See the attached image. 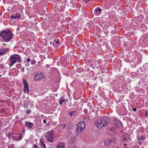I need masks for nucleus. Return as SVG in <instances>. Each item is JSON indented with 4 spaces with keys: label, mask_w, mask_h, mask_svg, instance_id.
I'll return each mask as SVG.
<instances>
[{
    "label": "nucleus",
    "mask_w": 148,
    "mask_h": 148,
    "mask_svg": "<svg viewBox=\"0 0 148 148\" xmlns=\"http://www.w3.org/2000/svg\"><path fill=\"white\" fill-rule=\"evenodd\" d=\"M109 119L107 117L99 118L95 121V124L98 128L101 129L107 126L109 122Z\"/></svg>",
    "instance_id": "nucleus-1"
},
{
    "label": "nucleus",
    "mask_w": 148,
    "mask_h": 148,
    "mask_svg": "<svg viewBox=\"0 0 148 148\" xmlns=\"http://www.w3.org/2000/svg\"><path fill=\"white\" fill-rule=\"evenodd\" d=\"M12 32L9 29L6 30H3L0 33V37L5 41H10L12 38Z\"/></svg>",
    "instance_id": "nucleus-2"
},
{
    "label": "nucleus",
    "mask_w": 148,
    "mask_h": 148,
    "mask_svg": "<svg viewBox=\"0 0 148 148\" xmlns=\"http://www.w3.org/2000/svg\"><path fill=\"white\" fill-rule=\"evenodd\" d=\"M10 66H11L13 64L15 63L16 61L18 62H21V59L18 55H11L10 58Z\"/></svg>",
    "instance_id": "nucleus-3"
},
{
    "label": "nucleus",
    "mask_w": 148,
    "mask_h": 148,
    "mask_svg": "<svg viewBox=\"0 0 148 148\" xmlns=\"http://www.w3.org/2000/svg\"><path fill=\"white\" fill-rule=\"evenodd\" d=\"M86 123L83 121H82L78 123L77 126L76 131L79 133H81L85 129Z\"/></svg>",
    "instance_id": "nucleus-4"
},
{
    "label": "nucleus",
    "mask_w": 148,
    "mask_h": 148,
    "mask_svg": "<svg viewBox=\"0 0 148 148\" xmlns=\"http://www.w3.org/2000/svg\"><path fill=\"white\" fill-rule=\"evenodd\" d=\"M53 131L51 130L45 133V138L46 140L49 141L50 142H53Z\"/></svg>",
    "instance_id": "nucleus-5"
},
{
    "label": "nucleus",
    "mask_w": 148,
    "mask_h": 148,
    "mask_svg": "<svg viewBox=\"0 0 148 148\" xmlns=\"http://www.w3.org/2000/svg\"><path fill=\"white\" fill-rule=\"evenodd\" d=\"M33 75L34 76V80L35 81L40 80L43 78V75L41 73H35Z\"/></svg>",
    "instance_id": "nucleus-6"
},
{
    "label": "nucleus",
    "mask_w": 148,
    "mask_h": 148,
    "mask_svg": "<svg viewBox=\"0 0 148 148\" xmlns=\"http://www.w3.org/2000/svg\"><path fill=\"white\" fill-rule=\"evenodd\" d=\"M114 121L112 123L113 126L115 129L118 128L119 127L121 124V122L116 118H114L113 119Z\"/></svg>",
    "instance_id": "nucleus-7"
},
{
    "label": "nucleus",
    "mask_w": 148,
    "mask_h": 148,
    "mask_svg": "<svg viewBox=\"0 0 148 148\" xmlns=\"http://www.w3.org/2000/svg\"><path fill=\"white\" fill-rule=\"evenodd\" d=\"M21 14L19 13H17L16 14H12L10 16L11 18L12 19H19L20 18Z\"/></svg>",
    "instance_id": "nucleus-8"
},
{
    "label": "nucleus",
    "mask_w": 148,
    "mask_h": 148,
    "mask_svg": "<svg viewBox=\"0 0 148 148\" xmlns=\"http://www.w3.org/2000/svg\"><path fill=\"white\" fill-rule=\"evenodd\" d=\"M9 51L7 49H0V56L6 54Z\"/></svg>",
    "instance_id": "nucleus-9"
},
{
    "label": "nucleus",
    "mask_w": 148,
    "mask_h": 148,
    "mask_svg": "<svg viewBox=\"0 0 148 148\" xmlns=\"http://www.w3.org/2000/svg\"><path fill=\"white\" fill-rule=\"evenodd\" d=\"M101 11L102 10L101 9L97 8L95 10L94 12L97 15H99L101 13Z\"/></svg>",
    "instance_id": "nucleus-10"
},
{
    "label": "nucleus",
    "mask_w": 148,
    "mask_h": 148,
    "mask_svg": "<svg viewBox=\"0 0 148 148\" xmlns=\"http://www.w3.org/2000/svg\"><path fill=\"white\" fill-rule=\"evenodd\" d=\"M26 126L29 128V129L32 128V126L33 125V123L31 122H25Z\"/></svg>",
    "instance_id": "nucleus-11"
},
{
    "label": "nucleus",
    "mask_w": 148,
    "mask_h": 148,
    "mask_svg": "<svg viewBox=\"0 0 148 148\" xmlns=\"http://www.w3.org/2000/svg\"><path fill=\"white\" fill-rule=\"evenodd\" d=\"M122 139L123 141H128L129 139L128 135L127 134H125L122 136Z\"/></svg>",
    "instance_id": "nucleus-12"
},
{
    "label": "nucleus",
    "mask_w": 148,
    "mask_h": 148,
    "mask_svg": "<svg viewBox=\"0 0 148 148\" xmlns=\"http://www.w3.org/2000/svg\"><path fill=\"white\" fill-rule=\"evenodd\" d=\"M64 142H61L57 146V148H65L64 146Z\"/></svg>",
    "instance_id": "nucleus-13"
},
{
    "label": "nucleus",
    "mask_w": 148,
    "mask_h": 148,
    "mask_svg": "<svg viewBox=\"0 0 148 148\" xmlns=\"http://www.w3.org/2000/svg\"><path fill=\"white\" fill-rule=\"evenodd\" d=\"M116 140V138H113L111 139H108L106 141L107 143H114L115 142Z\"/></svg>",
    "instance_id": "nucleus-14"
},
{
    "label": "nucleus",
    "mask_w": 148,
    "mask_h": 148,
    "mask_svg": "<svg viewBox=\"0 0 148 148\" xmlns=\"http://www.w3.org/2000/svg\"><path fill=\"white\" fill-rule=\"evenodd\" d=\"M69 114L70 116L71 117L74 116L76 115L77 112L76 111H74L70 112H69Z\"/></svg>",
    "instance_id": "nucleus-15"
},
{
    "label": "nucleus",
    "mask_w": 148,
    "mask_h": 148,
    "mask_svg": "<svg viewBox=\"0 0 148 148\" xmlns=\"http://www.w3.org/2000/svg\"><path fill=\"white\" fill-rule=\"evenodd\" d=\"M23 82L24 85V87H28V84L27 83L26 80L25 79H23Z\"/></svg>",
    "instance_id": "nucleus-16"
},
{
    "label": "nucleus",
    "mask_w": 148,
    "mask_h": 148,
    "mask_svg": "<svg viewBox=\"0 0 148 148\" xmlns=\"http://www.w3.org/2000/svg\"><path fill=\"white\" fill-rule=\"evenodd\" d=\"M138 138L139 140H145V139L144 136H139L138 135Z\"/></svg>",
    "instance_id": "nucleus-17"
},
{
    "label": "nucleus",
    "mask_w": 148,
    "mask_h": 148,
    "mask_svg": "<svg viewBox=\"0 0 148 148\" xmlns=\"http://www.w3.org/2000/svg\"><path fill=\"white\" fill-rule=\"evenodd\" d=\"M29 91V87H25L24 88V92L25 93H28Z\"/></svg>",
    "instance_id": "nucleus-18"
},
{
    "label": "nucleus",
    "mask_w": 148,
    "mask_h": 148,
    "mask_svg": "<svg viewBox=\"0 0 148 148\" xmlns=\"http://www.w3.org/2000/svg\"><path fill=\"white\" fill-rule=\"evenodd\" d=\"M65 101V100L64 99H62V98L61 97L59 100V103L62 105L64 103V101Z\"/></svg>",
    "instance_id": "nucleus-19"
},
{
    "label": "nucleus",
    "mask_w": 148,
    "mask_h": 148,
    "mask_svg": "<svg viewBox=\"0 0 148 148\" xmlns=\"http://www.w3.org/2000/svg\"><path fill=\"white\" fill-rule=\"evenodd\" d=\"M40 146L41 148H46V147L45 145L43 143V141H42V144H40Z\"/></svg>",
    "instance_id": "nucleus-20"
},
{
    "label": "nucleus",
    "mask_w": 148,
    "mask_h": 148,
    "mask_svg": "<svg viewBox=\"0 0 148 148\" xmlns=\"http://www.w3.org/2000/svg\"><path fill=\"white\" fill-rule=\"evenodd\" d=\"M29 103V102H26V101H24V107H27L28 106V103Z\"/></svg>",
    "instance_id": "nucleus-21"
},
{
    "label": "nucleus",
    "mask_w": 148,
    "mask_h": 148,
    "mask_svg": "<svg viewBox=\"0 0 148 148\" xmlns=\"http://www.w3.org/2000/svg\"><path fill=\"white\" fill-rule=\"evenodd\" d=\"M22 138L21 134L19 136L18 138L16 139V140H21Z\"/></svg>",
    "instance_id": "nucleus-22"
},
{
    "label": "nucleus",
    "mask_w": 148,
    "mask_h": 148,
    "mask_svg": "<svg viewBox=\"0 0 148 148\" xmlns=\"http://www.w3.org/2000/svg\"><path fill=\"white\" fill-rule=\"evenodd\" d=\"M31 63L32 64L34 65L36 63V61L34 60H32L31 62Z\"/></svg>",
    "instance_id": "nucleus-23"
},
{
    "label": "nucleus",
    "mask_w": 148,
    "mask_h": 148,
    "mask_svg": "<svg viewBox=\"0 0 148 148\" xmlns=\"http://www.w3.org/2000/svg\"><path fill=\"white\" fill-rule=\"evenodd\" d=\"M31 112V110H29V109H28L27 110L26 113H27V114H30Z\"/></svg>",
    "instance_id": "nucleus-24"
},
{
    "label": "nucleus",
    "mask_w": 148,
    "mask_h": 148,
    "mask_svg": "<svg viewBox=\"0 0 148 148\" xmlns=\"http://www.w3.org/2000/svg\"><path fill=\"white\" fill-rule=\"evenodd\" d=\"M21 64H17L16 65V67L17 68H18V69L20 68V67H21Z\"/></svg>",
    "instance_id": "nucleus-25"
},
{
    "label": "nucleus",
    "mask_w": 148,
    "mask_h": 148,
    "mask_svg": "<svg viewBox=\"0 0 148 148\" xmlns=\"http://www.w3.org/2000/svg\"><path fill=\"white\" fill-rule=\"evenodd\" d=\"M142 141V140H139L138 139V143H139V144H140V145H141L142 144V142H141Z\"/></svg>",
    "instance_id": "nucleus-26"
},
{
    "label": "nucleus",
    "mask_w": 148,
    "mask_h": 148,
    "mask_svg": "<svg viewBox=\"0 0 148 148\" xmlns=\"http://www.w3.org/2000/svg\"><path fill=\"white\" fill-rule=\"evenodd\" d=\"M114 129H115L114 127H112V128H111L110 129V130L111 131V132H112V130Z\"/></svg>",
    "instance_id": "nucleus-27"
},
{
    "label": "nucleus",
    "mask_w": 148,
    "mask_h": 148,
    "mask_svg": "<svg viewBox=\"0 0 148 148\" xmlns=\"http://www.w3.org/2000/svg\"><path fill=\"white\" fill-rule=\"evenodd\" d=\"M21 70L22 72H23L24 71V67H23L21 69Z\"/></svg>",
    "instance_id": "nucleus-28"
},
{
    "label": "nucleus",
    "mask_w": 148,
    "mask_h": 148,
    "mask_svg": "<svg viewBox=\"0 0 148 148\" xmlns=\"http://www.w3.org/2000/svg\"><path fill=\"white\" fill-rule=\"evenodd\" d=\"M145 116H148V113L147 111H146L145 114Z\"/></svg>",
    "instance_id": "nucleus-29"
},
{
    "label": "nucleus",
    "mask_w": 148,
    "mask_h": 148,
    "mask_svg": "<svg viewBox=\"0 0 148 148\" xmlns=\"http://www.w3.org/2000/svg\"><path fill=\"white\" fill-rule=\"evenodd\" d=\"M31 61V59L30 58H28L27 60V62H30Z\"/></svg>",
    "instance_id": "nucleus-30"
},
{
    "label": "nucleus",
    "mask_w": 148,
    "mask_h": 148,
    "mask_svg": "<svg viewBox=\"0 0 148 148\" xmlns=\"http://www.w3.org/2000/svg\"><path fill=\"white\" fill-rule=\"evenodd\" d=\"M132 110L133 111L135 112L136 111V109L135 108H132Z\"/></svg>",
    "instance_id": "nucleus-31"
},
{
    "label": "nucleus",
    "mask_w": 148,
    "mask_h": 148,
    "mask_svg": "<svg viewBox=\"0 0 148 148\" xmlns=\"http://www.w3.org/2000/svg\"><path fill=\"white\" fill-rule=\"evenodd\" d=\"M71 140H72V141L74 142V141L75 140V139L74 138H72Z\"/></svg>",
    "instance_id": "nucleus-32"
},
{
    "label": "nucleus",
    "mask_w": 148,
    "mask_h": 148,
    "mask_svg": "<svg viewBox=\"0 0 148 148\" xmlns=\"http://www.w3.org/2000/svg\"><path fill=\"white\" fill-rule=\"evenodd\" d=\"M62 126H63V128H64L66 127V125L64 124H62Z\"/></svg>",
    "instance_id": "nucleus-33"
},
{
    "label": "nucleus",
    "mask_w": 148,
    "mask_h": 148,
    "mask_svg": "<svg viewBox=\"0 0 148 148\" xmlns=\"http://www.w3.org/2000/svg\"><path fill=\"white\" fill-rule=\"evenodd\" d=\"M90 0H85V2H86V3L88 2L89 1H90Z\"/></svg>",
    "instance_id": "nucleus-34"
},
{
    "label": "nucleus",
    "mask_w": 148,
    "mask_h": 148,
    "mask_svg": "<svg viewBox=\"0 0 148 148\" xmlns=\"http://www.w3.org/2000/svg\"><path fill=\"white\" fill-rule=\"evenodd\" d=\"M43 122L44 123H45L46 122V119H44L43 120Z\"/></svg>",
    "instance_id": "nucleus-35"
},
{
    "label": "nucleus",
    "mask_w": 148,
    "mask_h": 148,
    "mask_svg": "<svg viewBox=\"0 0 148 148\" xmlns=\"http://www.w3.org/2000/svg\"><path fill=\"white\" fill-rule=\"evenodd\" d=\"M2 124V122L0 120V127L1 126Z\"/></svg>",
    "instance_id": "nucleus-36"
},
{
    "label": "nucleus",
    "mask_w": 148,
    "mask_h": 148,
    "mask_svg": "<svg viewBox=\"0 0 148 148\" xmlns=\"http://www.w3.org/2000/svg\"><path fill=\"white\" fill-rule=\"evenodd\" d=\"M34 147H38L35 144L34 145Z\"/></svg>",
    "instance_id": "nucleus-37"
},
{
    "label": "nucleus",
    "mask_w": 148,
    "mask_h": 148,
    "mask_svg": "<svg viewBox=\"0 0 148 148\" xmlns=\"http://www.w3.org/2000/svg\"><path fill=\"white\" fill-rule=\"evenodd\" d=\"M42 141H43L42 140H40V143H41V144H42Z\"/></svg>",
    "instance_id": "nucleus-38"
},
{
    "label": "nucleus",
    "mask_w": 148,
    "mask_h": 148,
    "mask_svg": "<svg viewBox=\"0 0 148 148\" xmlns=\"http://www.w3.org/2000/svg\"><path fill=\"white\" fill-rule=\"evenodd\" d=\"M56 43L57 44L58 43H59V42L58 41H57L56 42Z\"/></svg>",
    "instance_id": "nucleus-39"
},
{
    "label": "nucleus",
    "mask_w": 148,
    "mask_h": 148,
    "mask_svg": "<svg viewBox=\"0 0 148 148\" xmlns=\"http://www.w3.org/2000/svg\"><path fill=\"white\" fill-rule=\"evenodd\" d=\"M62 59H61V63H62Z\"/></svg>",
    "instance_id": "nucleus-40"
},
{
    "label": "nucleus",
    "mask_w": 148,
    "mask_h": 148,
    "mask_svg": "<svg viewBox=\"0 0 148 148\" xmlns=\"http://www.w3.org/2000/svg\"><path fill=\"white\" fill-rule=\"evenodd\" d=\"M49 124V123H48V124H47V125H48Z\"/></svg>",
    "instance_id": "nucleus-41"
},
{
    "label": "nucleus",
    "mask_w": 148,
    "mask_h": 148,
    "mask_svg": "<svg viewBox=\"0 0 148 148\" xmlns=\"http://www.w3.org/2000/svg\"><path fill=\"white\" fill-rule=\"evenodd\" d=\"M35 148H39V147H35Z\"/></svg>",
    "instance_id": "nucleus-42"
},
{
    "label": "nucleus",
    "mask_w": 148,
    "mask_h": 148,
    "mask_svg": "<svg viewBox=\"0 0 148 148\" xmlns=\"http://www.w3.org/2000/svg\"><path fill=\"white\" fill-rule=\"evenodd\" d=\"M105 145H106V143H105Z\"/></svg>",
    "instance_id": "nucleus-43"
},
{
    "label": "nucleus",
    "mask_w": 148,
    "mask_h": 148,
    "mask_svg": "<svg viewBox=\"0 0 148 148\" xmlns=\"http://www.w3.org/2000/svg\"><path fill=\"white\" fill-rule=\"evenodd\" d=\"M117 148H119V147H118Z\"/></svg>",
    "instance_id": "nucleus-44"
},
{
    "label": "nucleus",
    "mask_w": 148,
    "mask_h": 148,
    "mask_svg": "<svg viewBox=\"0 0 148 148\" xmlns=\"http://www.w3.org/2000/svg\"><path fill=\"white\" fill-rule=\"evenodd\" d=\"M8 148H11L10 147H8Z\"/></svg>",
    "instance_id": "nucleus-45"
},
{
    "label": "nucleus",
    "mask_w": 148,
    "mask_h": 148,
    "mask_svg": "<svg viewBox=\"0 0 148 148\" xmlns=\"http://www.w3.org/2000/svg\"><path fill=\"white\" fill-rule=\"evenodd\" d=\"M1 77V75H0V77Z\"/></svg>",
    "instance_id": "nucleus-46"
},
{
    "label": "nucleus",
    "mask_w": 148,
    "mask_h": 148,
    "mask_svg": "<svg viewBox=\"0 0 148 148\" xmlns=\"http://www.w3.org/2000/svg\"><path fill=\"white\" fill-rule=\"evenodd\" d=\"M49 148H52L50 147H49Z\"/></svg>",
    "instance_id": "nucleus-47"
},
{
    "label": "nucleus",
    "mask_w": 148,
    "mask_h": 148,
    "mask_svg": "<svg viewBox=\"0 0 148 148\" xmlns=\"http://www.w3.org/2000/svg\"><path fill=\"white\" fill-rule=\"evenodd\" d=\"M125 145H126V144H125Z\"/></svg>",
    "instance_id": "nucleus-48"
},
{
    "label": "nucleus",
    "mask_w": 148,
    "mask_h": 148,
    "mask_svg": "<svg viewBox=\"0 0 148 148\" xmlns=\"http://www.w3.org/2000/svg\"><path fill=\"white\" fill-rule=\"evenodd\" d=\"M125 145H126V144H125Z\"/></svg>",
    "instance_id": "nucleus-49"
}]
</instances>
